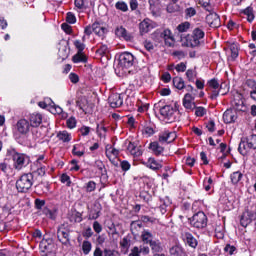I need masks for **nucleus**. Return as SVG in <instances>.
<instances>
[{"label":"nucleus","instance_id":"nucleus-59","mask_svg":"<svg viewBox=\"0 0 256 256\" xmlns=\"http://www.w3.org/2000/svg\"><path fill=\"white\" fill-rule=\"evenodd\" d=\"M45 203H46L45 200L36 198L34 201L35 209H37L38 211H41L42 209L45 208Z\"/></svg>","mask_w":256,"mask_h":256},{"label":"nucleus","instance_id":"nucleus-10","mask_svg":"<svg viewBox=\"0 0 256 256\" xmlns=\"http://www.w3.org/2000/svg\"><path fill=\"white\" fill-rule=\"evenodd\" d=\"M133 63H135V56L129 52H124L119 56V69H130L133 67Z\"/></svg>","mask_w":256,"mask_h":256},{"label":"nucleus","instance_id":"nucleus-12","mask_svg":"<svg viewBox=\"0 0 256 256\" xmlns=\"http://www.w3.org/2000/svg\"><path fill=\"white\" fill-rule=\"evenodd\" d=\"M177 139V132L175 131H169L168 129H165L159 133L158 141L162 145H169V143H173Z\"/></svg>","mask_w":256,"mask_h":256},{"label":"nucleus","instance_id":"nucleus-50","mask_svg":"<svg viewBox=\"0 0 256 256\" xmlns=\"http://www.w3.org/2000/svg\"><path fill=\"white\" fill-rule=\"evenodd\" d=\"M224 252L227 253V255H237V247L231 245V244H226L224 247Z\"/></svg>","mask_w":256,"mask_h":256},{"label":"nucleus","instance_id":"nucleus-24","mask_svg":"<svg viewBox=\"0 0 256 256\" xmlns=\"http://www.w3.org/2000/svg\"><path fill=\"white\" fill-rule=\"evenodd\" d=\"M145 165L148 169H152V171H159V169L163 167V161L149 158L147 162H145Z\"/></svg>","mask_w":256,"mask_h":256},{"label":"nucleus","instance_id":"nucleus-29","mask_svg":"<svg viewBox=\"0 0 256 256\" xmlns=\"http://www.w3.org/2000/svg\"><path fill=\"white\" fill-rule=\"evenodd\" d=\"M57 139L59 141H62V143H71L73 136L71 135V133L67 132V130H63L57 134Z\"/></svg>","mask_w":256,"mask_h":256},{"label":"nucleus","instance_id":"nucleus-23","mask_svg":"<svg viewBox=\"0 0 256 256\" xmlns=\"http://www.w3.org/2000/svg\"><path fill=\"white\" fill-rule=\"evenodd\" d=\"M115 35L116 37H119V39H124L125 41H131L133 39L131 33H129L123 26L116 27Z\"/></svg>","mask_w":256,"mask_h":256},{"label":"nucleus","instance_id":"nucleus-13","mask_svg":"<svg viewBox=\"0 0 256 256\" xmlns=\"http://www.w3.org/2000/svg\"><path fill=\"white\" fill-rule=\"evenodd\" d=\"M57 237L62 245H69L71 238H69V228L67 224H61L57 229Z\"/></svg>","mask_w":256,"mask_h":256},{"label":"nucleus","instance_id":"nucleus-35","mask_svg":"<svg viewBox=\"0 0 256 256\" xmlns=\"http://www.w3.org/2000/svg\"><path fill=\"white\" fill-rule=\"evenodd\" d=\"M170 255L171 256H185V250L180 245H175L170 248Z\"/></svg>","mask_w":256,"mask_h":256},{"label":"nucleus","instance_id":"nucleus-17","mask_svg":"<svg viewBox=\"0 0 256 256\" xmlns=\"http://www.w3.org/2000/svg\"><path fill=\"white\" fill-rule=\"evenodd\" d=\"M195 93L194 94H190V93H186L184 95V98L182 100L183 103V107L185 109H187V111H193L195 109V107H197V105L195 104Z\"/></svg>","mask_w":256,"mask_h":256},{"label":"nucleus","instance_id":"nucleus-1","mask_svg":"<svg viewBox=\"0 0 256 256\" xmlns=\"http://www.w3.org/2000/svg\"><path fill=\"white\" fill-rule=\"evenodd\" d=\"M14 130V139L20 145H27V143L31 141L29 135H32V139L34 141H37V139H41L43 137V134H41L39 128L33 129L27 118L19 119L15 124Z\"/></svg>","mask_w":256,"mask_h":256},{"label":"nucleus","instance_id":"nucleus-19","mask_svg":"<svg viewBox=\"0 0 256 256\" xmlns=\"http://www.w3.org/2000/svg\"><path fill=\"white\" fill-rule=\"evenodd\" d=\"M108 102L110 103V107H112V109H117L123 105V96L119 93L111 94L108 98Z\"/></svg>","mask_w":256,"mask_h":256},{"label":"nucleus","instance_id":"nucleus-8","mask_svg":"<svg viewBox=\"0 0 256 256\" xmlns=\"http://www.w3.org/2000/svg\"><path fill=\"white\" fill-rule=\"evenodd\" d=\"M154 37H160V39H162L165 45H167L168 47H173V44L175 43V36L169 28H164L163 30H156L154 32Z\"/></svg>","mask_w":256,"mask_h":256},{"label":"nucleus","instance_id":"nucleus-4","mask_svg":"<svg viewBox=\"0 0 256 256\" xmlns=\"http://www.w3.org/2000/svg\"><path fill=\"white\" fill-rule=\"evenodd\" d=\"M160 120L163 123H175L177 121V115H179V111L171 105L163 106L159 109Z\"/></svg>","mask_w":256,"mask_h":256},{"label":"nucleus","instance_id":"nucleus-64","mask_svg":"<svg viewBox=\"0 0 256 256\" xmlns=\"http://www.w3.org/2000/svg\"><path fill=\"white\" fill-rule=\"evenodd\" d=\"M104 256H120L119 251L104 249Z\"/></svg>","mask_w":256,"mask_h":256},{"label":"nucleus","instance_id":"nucleus-20","mask_svg":"<svg viewBox=\"0 0 256 256\" xmlns=\"http://www.w3.org/2000/svg\"><path fill=\"white\" fill-rule=\"evenodd\" d=\"M252 221H255L253 218V211L249 209L245 210L240 217V225L242 227H247Z\"/></svg>","mask_w":256,"mask_h":256},{"label":"nucleus","instance_id":"nucleus-45","mask_svg":"<svg viewBox=\"0 0 256 256\" xmlns=\"http://www.w3.org/2000/svg\"><path fill=\"white\" fill-rule=\"evenodd\" d=\"M230 53V58L232 61H235L239 57V47L237 46V44L230 45Z\"/></svg>","mask_w":256,"mask_h":256},{"label":"nucleus","instance_id":"nucleus-51","mask_svg":"<svg viewBox=\"0 0 256 256\" xmlns=\"http://www.w3.org/2000/svg\"><path fill=\"white\" fill-rule=\"evenodd\" d=\"M203 187L205 191H211V189L213 188V178L206 177L203 181Z\"/></svg>","mask_w":256,"mask_h":256},{"label":"nucleus","instance_id":"nucleus-39","mask_svg":"<svg viewBox=\"0 0 256 256\" xmlns=\"http://www.w3.org/2000/svg\"><path fill=\"white\" fill-rule=\"evenodd\" d=\"M243 13L247 16V21H249V23H253V21L255 20V14L253 12V7L248 6L247 8H245L243 10Z\"/></svg>","mask_w":256,"mask_h":256},{"label":"nucleus","instance_id":"nucleus-60","mask_svg":"<svg viewBox=\"0 0 256 256\" xmlns=\"http://www.w3.org/2000/svg\"><path fill=\"white\" fill-rule=\"evenodd\" d=\"M0 171H2V173H4V175H9V172L11 171V167L5 162H1L0 163Z\"/></svg>","mask_w":256,"mask_h":256},{"label":"nucleus","instance_id":"nucleus-47","mask_svg":"<svg viewBox=\"0 0 256 256\" xmlns=\"http://www.w3.org/2000/svg\"><path fill=\"white\" fill-rule=\"evenodd\" d=\"M74 5L79 11H85L88 7L87 0H75Z\"/></svg>","mask_w":256,"mask_h":256},{"label":"nucleus","instance_id":"nucleus-63","mask_svg":"<svg viewBox=\"0 0 256 256\" xmlns=\"http://www.w3.org/2000/svg\"><path fill=\"white\" fill-rule=\"evenodd\" d=\"M128 256H141V250L139 249V246L132 247Z\"/></svg>","mask_w":256,"mask_h":256},{"label":"nucleus","instance_id":"nucleus-9","mask_svg":"<svg viewBox=\"0 0 256 256\" xmlns=\"http://www.w3.org/2000/svg\"><path fill=\"white\" fill-rule=\"evenodd\" d=\"M180 237L185 245H188V247H191L192 249H197L199 242L197 241V238L193 236L189 228H182L180 230Z\"/></svg>","mask_w":256,"mask_h":256},{"label":"nucleus","instance_id":"nucleus-54","mask_svg":"<svg viewBox=\"0 0 256 256\" xmlns=\"http://www.w3.org/2000/svg\"><path fill=\"white\" fill-rule=\"evenodd\" d=\"M194 109L196 117H204V115H207V109L203 106H195Z\"/></svg>","mask_w":256,"mask_h":256},{"label":"nucleus","instance_id":"nucleus-2","mask_svg":"<svg viewBox=\"0 0 256 256\" xmlns=\"http://www.w3.org/2000/svg\"><path fill=\"white\" fill-rule=\"evenodd\" d=\"M205 38V31L201 28H195L191 34L181 37V41L185 47H199L201 40Z\"/></svg>","mask_w":256,"mask_h":256},{"label":"nucleus","instance_id":"nucleus-56","mask_svg":"<svg viewBox=\"0 0 256 256\" xmlns=\"http://www.w3.org/2000/svg\"><path fill=\"white\" fill-rule=\"evenodd\" d=\"M143 135H145V137H151L152 135H155V128L153 126L144 127Z\"/></svg>","mask_w":256,"mask_h":256},{"label":"nucleus","instance_id":"nucleus-43","mask_svg":"<svg viewBox=\"0 0 256 256\" xmlns=\"http://www.w3.org/2000/svg\"><path fill=\"white\" fill-rule=\"evenodd\" d=\"M169 198L166 199H160V206H159V211L162 213V215H165L167 213V207H169Z\"/></svg>","mask_w":256,"mask_h":256},{"label":"nucleus","instance_id":"nucleus-40","mask_svg":"<svg viewBox=\"0 0 256 256\" xmlns=\"http://www.w3.org/2000/svg\"><path fill=\"white\" fill-rule=\"evenodd\" d=\"M51 113H53V115H61L63 119L67 118V113L63 111V108L55 104L51 108Z\"/></svg>","mask_w":256,"mask_h":256},{"label":"nucleus","instance_id":"nucleus-30","mask_svg":"<svg viewBox=\"0 0 256 256\" xmlns=\"http://www.w3.org/2000/svg\"><path fill=\"white\" fill-rule=\"evenodd\" d=\"M141 240L144 245H150L153 243V233L149 230H143L141 233Z\"/></svg>","mask_w":256,"mask_h":256},{"label":"nucleus","instance_id":"nucleus-25","mask_svg":"<svg viewBox=\"0 0 256 256\" xmlns=\"http://www.w3.org/2000/svg\"><path fill=\"white\" fill-rule=\"evenodd\" d=\"M69 53H71V51L69 50V43L62 42L58 50V56L60 57V59H62V61H65V59L69 57Z\"/></svg>","mask_w":256,"mask_h":256},{"label":"nucleus","instance_id":"nucleus-15","mask_svg":"<svg viewBox=\"0 0 256 256\" xmlns=\"http://www.w3.org/2000/svg\"><path fill=\"white\" fill-rule=\"evenodd\" d=\"M207 85L209 89L212 90V94L210 95V99L215 100L219 97V90L221 89V84L217 78H212L208 80Z\"/></svg>","mask_w":256,"mask_h":256},{"label":"nucleus","instance_id":"nucleus-21","mask_svg":"<svg viewBox=\"0 0 256 256\" xmlns=\"http://www.w3.org/2000/svg\"><path fill=\"white\" fill-rule=\"evenodd\" d=\"M28 121L31 124L32 129H39V125L43 123V115L40 113L30 114Z\"/></svg>","mask_w":256,"mask_h":256},{"label":"nucleus","instance_id":"nucleus-7","mask_svg":"<svg viewBox=\"0 0 256 256\" xmlns=\"http://www.w3.org/2000/svg\"><path fill=\"white\" fill-rule=\"evenodd\" d=\"M12 161H13V167L17 171H21V169H25L27 165L31 162V159L29 156L21 153H14L12 156Z\"/></svg>","mask_w":256,"mask_h":256},{"label":"nucleus","instance_id":"nucleus-5","mask_svg":"<svg viewBox=\"0 0 256 256\" xmlns=\"http://www.w3.org/2000/svg\"><path fill=\"white\" fill-rule=\"evenodd\" d=\"M207 215L203 211H199L190 219V225L198 231H205L207 228Z\"/></svg>","mask_w":256,"mask_h":256},{"label":"nucleus","instance_id":"nucleus-34","mask_svg":"<svg viewBox=\"0 0 256 256\" xmlns=\"http://www.w3.org/2000/svg\"><path fill=\"white\" fill-rule=\"evenodd\" d=\"M70 223H81L83 221V214L78 211H74L69 215Z\"/></svg>","mask_w":256,"mask_h":256},{"label":"nucleus","instance_id":"nucleus-52","mask_svg":"<svg viewBox=\"0 0 256 256\" xmlns=\"http://www.w3.org/2000/svg\"><path fill=\"white\" fill-rule=\"evenodd\" d=\"M66 127L68 129H75L77 127V119L72 116L66 120Z\"/></svg>","mask_w":256,"mask_h":256},{"label":"nucleus","instance_id":"nucleus-28","mask_svg":"<svg viewBox=\"0 0 256 256\" xmlns=\"http://www.w3.org/2000/svg\"><path fill=\"white\" fill-rule=\"evenodd\" d=\"M93 33H95V35H98V37H105V34L107 33V28L101 26L99 22H94Z\"/></svg>","mask_w":256,"mask_h":256},{"label":"nucleus","instance_id":"nucleus-38","mask_svg":"<svg viewBox=\"0 0 256 256\" xmlns=\"http://www.w3.org/2000/svg\"><path fill=\"white\" fill-rule=\"evenodd\" d=\"M173 85L176 89L182 91V89H185V80L181 77H175L173 78Z\"/></svg>","mask_w":256,"mask_h":256},{"label":"nucleus","instance_id":"nucleus-6","mask_svg":"<svg viewBox=\"0 0 256 256\" xmlns=\"http://www.w3.org/2000/svg\"><path fill=\"white\" fill-rule=\"evenodd\" d=\"M203 7L209 12V14L206 16L207 25H209V27L212 29H218V27H221V18L219 17V14L211 10V5L204 3Z\"/></svg>","mask_w":256,"mask_h":256},{"label":"nucleus","instance_id":"nucleus-22","mask_svg":"<svg viewBox=\"0 0 256 256\" xmlns=\"http://www.w3.org/2000/svg\"><path fill=\"white\" fill-rule=\"evenodd\" d=\"M127 151L132 157H141V155H143L141 146H137V143L135 142H128Z\"/></svg>","mask_w":256,"mask_h":256},{"label":"nucleus","instance_id":"nucleus-53","mask_svg":"<svg viewBox=\"0 0 256 256\" xmlns=\"http://www.w3.org/2000/svg\"><path fill=\"white\" fill-rule=\"evenodd\" d=\"M137 105L139 113H143L149 109V103L143 102V100H138Z\"/></svg>","mask_w":256,"mask_h":256},{"label":"nucleus","instance_id":"nucleus-36","mask_svg":"<svg viewBox=\"0 0 256 256\" xmlns=\"http://www.w3.org/2000/svg\"><path fill=\"white\" fill-rule=\"evenodd\" d=\"M73 63H87V56L83 52H77L73 58Z\"/></svg>","mask_w":256,"mask_h":256},{"label":"nucleus","instance_id":"nucleus-31","mask_svg":"<svg viewBox=\"0 0 256 256\" xmlns=\"http://www.w3.org/2000/svg\"><path fill=\"white\" fill-rule=\"evenodd\" d=\"M107 131L108 129L107 127H105V124H103V122L97 124L96 133L100 139H105L107 137Z\"/></svg>","mask_w":256,"mask_h":256},{"label":"nucleus","instance_id":"nucleus-3","mask_svg":"<svg viewBox=\"0 0 256 256\" xmlns=\"http://www.w3.org/2000/svg\"><path fill=\"white\" fill-rule=\"evenodd\" d=\"M33 183H35L33 173L22 174L16 181V189L18 193H28L33 187Z\"/></svg>","mask_w":256,"mask_h":256},{"label":"nucleus","instance_id":"nucleus-37","mask_svg":"<svg viewBox=\"0 0 256 256\" xmlns=\"http://www.w3.org/2000/svg\"><path fill=\"white\" fill-rule=\"evenodd\" d=\"M94 167L98 171V175H105L107 173V170L105 169V164L101 160H96L94 162Z\"/></svg>","mask_w":256,"mask_h":256},{"label":"nucleus","instance_id":"nucleus-41","mask_svg":"<svg viewBox=\"0 0 256 256\" xmlns=\"http://www.w3.org/2000/svg\"><path fill=\"white\" fill-rule=\"evenodd\" d=\"M189 29H191V23H189L187 21L180 23L176 27V31H178V33H187V31H189Z\"/></svg>","mask_w":256,"mask_h":256},{"label":"nucleus","instance_id":"nucleus-46","mask_svg":"<svg viewBox=\"0 0 256 256\" xmlns=\"http://www.w3.org/2000/svg\"><path fill=\"white\" fill-rule=\"evenodd\" d=\"M149 245L154 253H161V251H163V247L161 246V242H159V240H154Z\"/></svg>","mask_w":256,"mask_h":256},{"label":"nucleus","instance_id":"nucleus-48","mask_svg":"<svg viewBox=\"0 0 256 256\" xmlns=\"http://www.w3.org/2000/svg\"><path fill=\"white\" fill-rule=\"evenodd\" d=\"M72 153L76 157H83V155H85V150L81 148V145L75 144L73 146Z\"/></svg>","mask_w":256,"mask_h":256},{"label":"nucleus","instance_id":"nucleus-26","mask_svg":"<svg viewBox=\"0 0 256 256\" xmlns=\"http://www.w3.org/2000/svg\"><path fill=\"white\" fill-rule=\"evenodd\" d=\"M129 249H131V238H129V236H125L120 241V251L122 255H127V253H129Z\"/></svg>","mask_w":256,"mask_h":256},{"label":"nucleus","instance_id":"nucleus-42","mask_svg":"<svg viewBox=\"0 0 256 256\" xmlns=\"http://www.w3.org/2000/svg\"><path fill=\"white\" fill-rule=\"evenodd\" d=\"M186 78L189 83H195V79H197V70L196 69H188L186 71Z\"/></svg>","mask_w":256,"mask_h":256},{"label":"nucleus","instance_id":"nucleus-57","mask_svg":"<svg viewBox=\"0 0 256 256\" xmlns=\"http://www.w3.org/2000/svg\"><path fill=\"white\" fill-rule=\"evenodd\" d=\"M91 249H92V245L89 241H84L82 243V250L84 255H89V253H91Z\"/></svg>","mask_w":256,"mask_h":256},{"label":"nucleus","instance_id":"nucleus-44","mask_svg":"<svg viewBox=\"0 0 256 256\" xmlns=\"http://www.w3.org/2000/svg\"><path fill=\"white\" fill-rule=\"evenodd\" d=\"M76 107L81 111H85V107H87V98L84 96L78 97L76 100Z\"/></svg>","mask_w":256,"mask_h":256},{"label":"nucleus","instance_id":"nucleus-61","mask_svg":"<svg viewBox=\"0 0 256 256\" xmlns=\"http://www.w3.org/2000/svg\"><path fill=\"white\" fill-rule=\"evenodd\" d=\"M185 15L187 18L195 17V15H197V10H195L194 7L186 8Z\"/></svg>","mask_w":256,"mask_h":256},{"label":"nucleus","instance_id":"nucleus-32","mask_svg":"<svg viewBox=\"0 0 256 256\" xmlns=\"http://www.w3.org/2000/svg\"><path fill=\"white\" fill-rule=\"evenodd\" d=\"M241 179H243V173H241V171H236L230 174V180L232 185H239Z\"/></svg>","mask_w":256,"mask_h":256},{"label":"nucleus","instance_id":"nucleus-49","mask_svg":"<svg viewBox=\"0 0 256 256\" xmlns=\"http://www.w3.org/2000/svg\"><path fill=\"white\" fill-rule=\"evenodd\" d=\"M95 189H97V183L95 181L91 180L85 184L86 193H93Z\"/></svg>","mask_w":256,"mask_h":256},{"label":"nucleus","instance_id":"nucleus-16","mask_svg":"<svg viewBox=\"0 0 256 256\" xmlns=\"http://www.w3.org/2000/svg\"><path fill=\"white\" fill-rule=\"evenodd\" d=\"M32 175H36L37 177H45L47 173V163H39L34 162L31 166Z\"/></svg>","mask_w":256,"mask_h":256},{"label":"nucleus","instance_id":"nucleus-14","mask_svg":"<svg viewBox=\"0 0 256 256\" xmlns=\"http://www.w3.org/2000/svg\"><path fill=\"white\" fill-rule=\"evenodd\" d=\"M157 27V23L149 18H145L142 22L139 24V31L140 35H146V33H149V31H153Z\"/></svg>","mask_w":256,"mask_h":256},{"label":"nucleus","instance_id":"nucleus-58","mask_svg":"<svg viewBox=\"0 0 256 256\" xmlns=\"http://www.w3.org/2000/svg\"><path fill=\"white\" fill-rule=\"evenodd\" d=\"M66 21L70 25H75V23H77V17L73 14V12H68L66 15Z\"/></svg>","mask_w":256,"mask_h":256},{"label":"nucleus","instance_id":"nucleus-55","mask_svg":"<svg viewBox=\"0 0 256 256\" xmlns=\"http://www.w3.org/2000/svg\"><path fill=\"white\" fill-rule=\"evenodd\" d=\"M60 181H61V183H63L64 185H66V187H71V177L69 176V175H67V174H62L61 176H60Z\"/></svg>","mask_w":256,"mask_h":256},{"label":"nucleus","instance_id":"nucleus-62","mask_svg":"<svg viewBox=\"0 0 256 256\" xmlns=\"http://www.w3.org/2000/svg\"><path fill=\"white\" fill-rule=\"evenodd\" d=\"M115 7L119 11H123V12H125V11H127L129 9V7L127 6V3H125V2H117L115 4Z\"/></svg>","mask_w":256,"mask_h":256},{"label":"nucleus","instance_id":"nucleus-27","mask_svg":"<svg viewBox=\"0 0 256 256\" xmlns=\"http://www.w3.org/2000/svg\"><path fill=\"white\" fill-rule=\"evenodd\" d=\"M236 119L237 115H235V112H233V110L227 109L223 114V121L226 124L235 123Z\"/></svg>","mask_w":256,"mask_h":256},{"label":"nucleus","instance_id":"nucleus-11","mask_svg":"<svg viewBox=\"0 0 256 256\" xmlns=\"http://www.w3.org/2000/svg\"><path fill=\"white\" fill-rule=\"evenodd\" d=\"M105 155L107 159H109L110 163L114 165V167H119V150L113 147L110 144H107L105 147Z\"/></svg>","mask_w":256,"mask_h":256},{"label":"nucleus","instance_id":"nucleus-18","mask_svg":"<svg viewBox=\"0 0 256 256\" xmlns=\"http://www.w3.org/2000/svg\"><path fill=\"white\" fill-rule=\"evenodd\" d=\"M250 149H256L255 144L253 143V141H247V140H241L239 143V147H238V151L240 153V155H247V153H249Z\"/></svg>","mask_w":256,"mask_h":256},{"label":"nucleus","instance_id":"nucleus-33","mask_svg":"<svg viewBox=\"0 0 256 256\" xmlns=\"http://www.w3.org/2000/svg\"><path fill=\"white\" fill-rule=\"evenodd\" d=\"M150 149L154 153V155H161V153H163V151H165V148H163V146L159 145V142H151Z\"/></svg>","mask_w":256,"mask_h":256}]
</instances>
